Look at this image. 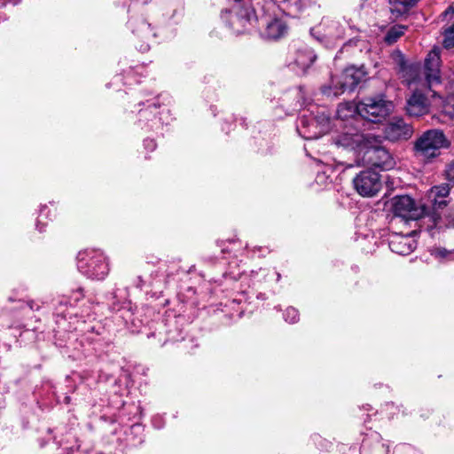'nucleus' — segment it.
Instances as JSON below:
<instances>
[{
  "instance_id": "obj_1",
  "label": "nucleus",
  "mask_w": 454,
  "mask_h": 454,
  "mask_svg": "<svg viewBox=\"0 0 454 454\" xmlns=\"http://www.w3.org/2000/svg\"><path fill=\"white\" fill-rule=\"evenodd\" d=\"M356 161L358 164L374 167L381 170H389L395 166V160L392 154L380 145V141L375 136L369 137L364 150L360 153Z\"/></svg>"
},
{
  "instance_id": "obj_2",
  "label": "nucleus",
  "mask_w": 454,
  "mask_h": 454,
  "mask_svg": "<svg viewBox=\"0 0 454 454\" xmlns=\"http://www.w3.org/2000/svg\"><path fill=\"white\" fill-rule=\"evenodd\" d=\"M78 270L91 279H104L108 272L109 266L106 257L100 251L84 250L77 256Z\"/></svg>"
},
{
  "instance_id": "obj_3",
  "label": "nucleus",
  "mask_w": 454,
  "mask_h": 454,
  "mask_svg": "<svg viewBox=\"0 0 454 454\" xmlns=\"http://www.w3.org/2000/svg\"><path fill=\"white\" fill-rule=\"evenodd\" d=\"M448 146L449 142L442 130L429 129L416 140L414 149L417 157L429 160L437 157L442 148Z\"/></svg>"
},
{
  "instance_id": "obj_4",
  "label": "nucleus",
  "mask_w": 454,
  "mask_h": 454,
  "mask_svg": "<svg viewBox=\"0 0 454 454\" xmlns=\"http://www.w3.org/2000/svg\"><path fill=\"white\" fill-rule=\"evenodd\" d=\"M365 73L354 67L346 68L340 76L332 77L330 85L324 88L327 96H338L347 90H353L364 80Z\"/></svg>"
},
{
  "instance_id": "obj_5",
  "label": "nucleus",
  "mask_w": 454,
  "mask_h": 454,
  "mask_svg": "<svg viewBox=\"0 0 454 454\" xmlns=\"http://www.w3.org/2000/svg\"><path fill=\"white\" fill-rule=\"evenodd\" d=\"M371 136L359 132L353 124H348L344 126L342 132L333 137V142L338 147L353 152L357 160Z\"/></svg>"
},
{
  "instance_id": "obj_6",
  "label": "nucleus",
  "mask_w": 454,
  "mask_h": 454,
  "mask_svg": "<svg viewBox=\"0 0 454 454\" xmlns=\"http://www.w3.org/2000/svg\"><path fill=\"white\" fill-rule=\"evenodd\" d=\"M392 110V102L382 98H366L358 103V116L372 122L381 121Z\"/></svg>"
},
{
  "instance_id": "obj_7",
  "label": "nucleus",
  "mask_w": 454,
  "mask_h": 454,
  "mask_svg": "<svg viewBox=\"0 0 454 454\" xmlns=\"http://www.w3.org/2000/svg\"><path fill=\"white\" fill-rule=\"evenodd\" d=\"M391 209L395 215L406 220H418L427 214L426 207L408 195L394 197L391 200Z\"/></svg>"
},
{
  "instance_id": "obj_8",
  "label": "nucleus",
  "mask_w": 454,
  "mask_h": 454,
  "mask_svg": "<svg viewBox=\"0 0 454 454\" xmlns=\"http://www.w3.org/2000/svg\"><path fill=\"white\" fill-rule=\"evenodd\" d=\"M230 12L238 17V21L231 22V29L236 34L246 31L256 19L251 0H235Z\"/></svg>"
},
{
  "instance_id": "obj_9",
  "label": "nucleus",
  "mask_w": 454,
  "mask_h": 454,
  "mask_svg": "<svg viewBox=\"0 0 454 454\" xmlns=\"http://www.w3.org/2000/svg\"><path fill=\"white\" fill-rule=\"evenodd\" d=\"M308 125V117L303 115L300 118L297 125V131L300 136L305 139H317L327 133L331 129V120L325 112L318 113L315 117H311V125L315 129H306Z\"/></svg>"
},
{
  "instance_id": "obj_10",
  "label": "nucleus",
  "mask_w": 454,
  "mask_h": 454,
  "mask_svg": "<svg viewBox=\"0 0 454 454\" xmlns=\"http://www.w3.org/2000/svg\"><path fill=\"white\" fill-rule=\"evenodd\" d=\"M356 191L363 197L375 196L382 187L379 173L372 170H364L353 179Z\"/></svg>"
},
{
  "instance_id": "obj_11",
  "label": "nucleus",
  "mask_w": 454,
  "mask_h": 454,
  "mask_svg": "<svg viewBox=\"0 0 454 454\" xmlns=\"http://www.w3.org/2000/svg\"><path fill=\"white\" fill-rule=\"evenodd\" d=\"M440 48L434 47L427 54L424 64V76L425 81L422 86L432 90L434 85L441 82L440 75Z\"/></svg>"
},
{
  "instance_id": "obj_12",
  "label": "nucleus",
  "mask_w": 454,
  "mask_h": 454,
  "mask_svg": "<svg viewBox=\"0 0 454 454\" xmlns=\"http://www.w3.org/2000/svg\"><path fill=\"white\" fill-rule=\"evenodd\" d=\"M417 247L416 240L411 236L393 234L389 239V247L392 252L401 254H410Z\"/></svg>"
},
{
  "instance_id": "obj_13",
  "label": "nucleus",
  "mask_w": 454,
  "mask_h": 454,
  "mask_svg": "<svg viewBox=\"0 0 454 454\" xmlns=\"http://www.w3.org/2000/svg\"><path fill=\"white\" fill-rule=\"evenodd\" d=\"M429 110L427 98L416 90L407 101L406 111L411 116L419 117L426 114Z\"/></svg>"
},
{
  "instance_id": "obj_14",
  "label": "nucleus",
  "mask_w": 454,
  "mask_h": 454,
  "mask_svg": "<svg viewBox=\"0 0 454 454\" xmlns=\"http://www.w3.org/2000/svg\"><path fill=\"white\" fill-rule=\"evenodd\" d=\"M287 32L286 21L281 18H269L265 20V28L262 32L263 37L277 40Z\"/></svg>"
},
{
  "instance_id": "obj_15",
  "label": "nucleus",
  "mask_w": 454,
  "mask_h": 454,
  "mask_svg": "<svg viewBox=\"0 0 454 454\" xmlns=\"http://www.w3.org/2000/svg\"><path fill=\"white\" fill-rule=\"evenodd\" d=\"M385 135L387 139L392 141L407 139L411 135V129L403 120H397L386 126Z\"/></svg>"
},
{
  "instance_id": "obj_16",
  "label": "nucleus",
  "mask_w": 454,
  "mask_h": 454,
  "mask_svg": "<svg viewBox=\"0 0 454 454\" xmlns=\"http://www.w3.org/2000/svg\"><path fill=\"white\" fill-rule=\"evenodd\" d=\"M337 119L340 121H349L351 119L352 121L357 122V115H358V103L354 104L352 102H346L343 104H340L337 111H336ZM349 124H353L350 122Z\"/></svg>"
},
{
  "instance_id": "obj_17",
  "label": "nucleus",
  "mask_w": 454,
  "mask_h": 454,
  "mask_svg": "<svg viewBox=\"0 0 454 454\" xmlns=\"http://www.w3.org/2000/svg\"><path fill=\"white\" fill-rule=\"evenodd\" d=\"M315 59L316 55L314 54L313 51L308 47H305L304 49L299 50L296 52L294 64L302 72H304L312 65Z\"/></svg>"
},
{
  "instance_id": "obj_18",
  "label": "nucleus",
  "mask_w": 454,
  "mask_h": 454,
  "mask_svg": "<svg viewBox=\"0 0 454 454\" xmlns=\"http://www.w3.org/2000/svg\"><path fill=\"white\" fill-rule=\"evenodd\" d=\"M419 1L420 0H388V3L392 13L402 15L416 6Z\"/></svg>"
},
{
  "instance_id": "obj_19",
  "label": "nucleus",
  "mask_w": 454,
  "mask_h": 454,
  "mask_svg": "<svg viewBox=\"0 0 454 454\" xmlns=\"http://www.w3.org/2000/svg\"><path fill=\"white\" fill-rule=\"evenodd\" d=\"M449 185L441 184L431 188L429 192V198L432 200L434 205H438V207H442L446 205V201L443 200H438V199H444L449 195Z\"/></svg>"
},
{
  "instance_id": "obj_20",
  "label": "nucleus",
  "mask_w": 454,
  "mask_h": 454,
  "mask_svg": "<svg viewBox=\"0 0 454 454\" xmlns=\"http://www.w3.org/2000/svg\"><path fill=\"white\" fill-rule=\"evenodd\" d=\"M405 31V27L403 26H394L392 27L385 35V42L388 44H392L395 43Z\"/></svg>"
},
{
  "instance_id": "obj_21",
  "label": "nucleus",
  "mask_w": 454,
  "mask_h": 454,
  "mask_svg": "<svg viewBox=\"0 0 454 454\" xmlns=\"http://www.w3.org/2000/svg\"><path fill=\"white\" fill-rule=\"evenodd\" d=\"M431 255L440 262H448L454 260V250H447L442 247H434L431 250Z\"/></svg>"
},
{
  "instance_id": "obj_22",
  "label": "nucleus",
  "mask_w": 454,
  "mask_h": 454,
  "mask_svg": "<svg viewBox=\"0 0 454 454\" xmlns=\"http://www.w3.org/2000/svg\"><path fill=\"white\" fill-rule=\"evenodd\" d=\"M442 45L445 49L454 47V23L444 29Z\"/></svg>"
},
{
  "instance_id": "obj_23",
  "label": "nucleus",
  "mask_w": 454,
  "mask_h": 454,
  "mask_svg": "<svg viewBox=\"0 0 454 454\" xmlns=\"http://www.w3.org/2000/svg\"><path fill=\"white\" fill-rule=\"evenodd\" d=\"M284 317L286 322L294 324L299 319V312L296 309L289 307L286 309Z\"/></svg>"
},
{
  "instance_id": "obj_24",
  "label": "nucleus",
  "mask_w": 454,
  "mask_h": 454,
  "mask_svg": "<svg viewBox=\"0 0 454 454\" xmlns=\"http://www.w3.org/2000/svg\"><path fill=\"white\" fill-rule=\"evenodd\" d=\"M222 20L228 24V26L231 27V21H238V17H235L233 13L230 12V10H226L223 12L222 13Z\"/></svg>"
},
{
  "instance_id": "obj_25",
  "label": "nucleus",
  "mask_w": 454,
  "mask_h": 454,
  "mask_svg": "<svg viewBox=\"0 0 454 454\" xmlns=\"http://www.w3.org/2000/svg\"><path fill=\"white\" fill-rule=\"evenodd\" d=\"M446 178L454 184V162L450 163L445 170Z\"/></svg>"
},
{
  "instance_id": "obj_26",
  "label": "nucleus",
  "mask_w": 454,
  "mask_h": 454,
  "mask_svg": "<svg viewBox=\"0 0 454 454\" xmlns=\"http://www.w3.org/2000/svg\"><path fill=\"white\" fill-rule=\"evenodd\" d=\"M139 31L144 34V35L147 36L151 34V27H150V24H148L147 22L145 21H141L140 22V26H139Z\"/></svg>"
},
{
  "instance_id": "obj_27",
  "label": "nucleus",
  "mask_w": 454,
  "mask_h": 454,
  "mask_svg": "<svg viewBox=\"0 0 454 454\" xmlns=\"http://www.w3.org/2000/svg\"><path fill=\"white\" fill-rule=\"evenodd\" d=\"M452 14L454 13V9L453 7L450 6L445 12H444V16H448L449 14Z\"/></svg>"
},
{
  "instance_id": "obj_28",
  "label": "nucleus",
  "mask_w": 454,
  "mask_h": 454,
  "mask_svg": "<svg viewBox=\"0 0 454 454\" xmlns=\"http://www.w3.org/2000/svg\"><path fill=\"white\" fill-rule=\"evenodd\" d=\"M145 144L146 146H151L152 148L155 147V144L153 140H145Z\"/></svg>"
},
{
  "instance_id": "obj_29",
  "label": "nucleus",
  "mask_w": 454,
  "mask_h": 454,
  "mask_svg": "<svg viewBox=\"0 0 454 454\" xmlns=\"http://www.w3.org/2000/svg\"><path fill=\"white\" fill-rule=\"evenodd\" d=\"M306 129H315V127L311 125V118H308V125Z\"/></svg>"
}]
</instances>
